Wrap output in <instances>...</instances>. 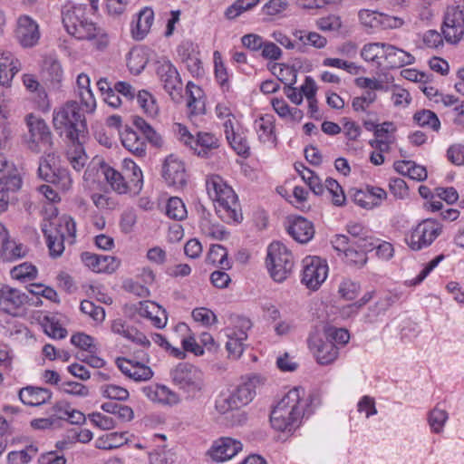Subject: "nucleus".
<instances>
[{
  "mask_svg": "<svg viewBox=\"0 0 464 464\" xmlns=\"http://www.w3.org/2000/svg\"><path fill=\"white\" fill-rule=\"evenodd\" d=\"M312 400L305 397L303 388L291 389L276 405L270 414L272 427L283 432H291L300 424L304 416H309Z\"/></svg>",
  "mask_w": 464,
  "mask_h": 464,
  "instance_id": "1",
  "label": "nucleus"
},
{
  "mask_svg": "<svg viewBox=\"0 0 464 464\" xmlns=\"http://www.w3.org/2000/svg\"><path fill=\"white\" fill-rule=\"evenodd\" d=\"M206 189L209 198L216 203L217 213L224 221L240 222L243 218L237 196L233 188L218 175L208 176Z\"/></svg>",
  "mask_w": 464,
  "mask_h": 464,
  "instance_id": "2",
  "label": "nucleus"
},
{
  "mask_svg": "<svg viewBox=\"0 0 464 464\" xmlns=\"http://www.w3.org/2000/svg\"><path fill=\"white\" fill-rule=\"evenodd\" d=\"M62 22L67 33L80 40L97 36L98 28L89 17V8L83 4L67 2L62 6Z\"/></svg>",
  "mask_w": 464,
  "mask_h": 464,
  "instance_id": "3",
  "label": "nucleus"
},
{
  "mask_svg": "<svg viewBox=\"0 0 464 464\" xmlns=\"http://www.w3.org/2000/svg\"><path fill=\"white\" fill-rule=\"evenodd\" d=\"M55 130L64 133L69 140H82L86 137V121L76 102H67L53 111Z\"/></svg>",
  "mask_w": 464,
  "mask_h": 464,
  "instance_id": "4",
  "label": "nucleus"
},
{
  "mask_svg": "<svg viewBox=\"0 0 464 464\" xmlns=\"http://www.w3.org/2000/svg\"><path fill=\"white\" fill-rule=\"evenodd\" d=\"M24 123L27 133L24 141L28 150L34 153H40L50 149L53 145V134L46 121L34 113L24 116Z\"/></svg>",
  "mask_w": 464,
  "mask_h": 464,
  "instance_id": "5",
  "label": "nucleus"
},
{
  "mask_svg": "<svg viewBox=\"0 0 464 464\" xmlns=\"http://www.w3.org/2000/svg\"><path fill=\"white\" fill-rule=\"evenodd\" d=\"M170 376L173 383L190 397H195L204 390V373L193 364L178 363L171 370Z\"/></svg>",
  "mask_w": 464,
  "mask_h": 464,
  "instance_id": "6",
  "label": "nucleus"
},
{
  "mask_svg": "<svg viewBox=\"0 0 464 464\" xmlns=\"http://www.w3.org/2000/svg\"><path fill=\"white\" fill-rule=\"evenodd\" d=\"M266 266L276 282H283L292 272L294 257L291 251L281 242H272L267 248Z\"/></svg>",
  "mask_w": 464,
  "mask_h": 464,
  "instance_id": "7",
  "label": "nucleus"
},
{
  "mask_svg": "<svg viewBox=\"0 0 464 464\" xmlns=\"http://www.w3.org/2000/svg\"><path fill=\"white\" fill-rule=\"evenodd\" d=\"M443 226L435 218H426L412 227L405 236V243L412 251L430 246L441 235Z\"/></svg>",
  "mask_w": 464,
  "mask_h": 464,
  "instance_id": "8",
  "label": "nucleus"
},
{
  "mask_svg": "<svg viewBox=\"0 0 464 464\" xmlns=\"http://www.w3.org/2000/svg\"><path fill=\"white\" fill-rule=\"evenodd\" d=\"M155 70L171 100L179 102L182 99L183 83L176 67L169 59L160 58L156 62Z\"/></svg>",
  "mask_w": 464,
  "mask_h": 464,
  "instance_id": "9",
  "label": "nucleus"
},
{
  "mask_svg": "<svg viewBox=\"0 0 464 464\" xmlns=\"http://www.w3.org/2000/svg\"><path fill=\"white\" fill-rule=\"evenodd\" d=\"M441 30L448 43L457 44L462 39L464 35V13L461 6L447 8Z\"/></svg>",
  "mask_w": 464,
  "mask_h": 464,
  "instance_id": "10",
  "label": "nucleus"
},
{
  "mask_svg": "<svg viewBox=\"0 0 464 464\" xmlns=\"http://www.w3.org/2000/svg\"><path fill=\"white\" fill-rule=\"evenodd\" d=\"M14 33L15 40L24 48L35 46L41 37L38 23L27 14L18 16Z\"/></svg>",
  "mask_w": 464,
  "mask_h": 464,
  "instance_id": "11",
  "label": "nucleus"
},
{
  "mask_svg": "<svg viewBox=\"0 0 464 464\" xmlns=\"http://www.w3.org/2000/svg\"><path fill=\"white\" fill-rule=\"evenodd\" d=\"M303 263L302 283L309 289L317 290L327 277V264L318 256H307Z\"/></svg>",
  "mask_w": 464,
  "mask_h": 464,
  "instance_id": "12",
  "label": "nucleus"
},
{
  "mask_svg": "<svg viewBox=\"0 0 464 464\" xmlns=\"http://www.w3.org/2000/svg\"><path fill=\"white\" fill-rule=\"evenodd\" d=\"M308 346L320 364H329L338 357V348L332 341H324L318 334L308 338Z\"/></svg>",
  "mask_w": 464,
  "mask_h": 464,
  "instance_id": "13",
  "label": "nucleus"
},
{
  "mask_svg": "<svg viewBox=\"0 0 464 464\" xmlns=\"http://www.w3.org/2000/svg\"><path fill=\"white\" fill-rule=\"evenodd\" d=\"M242 448L241 441L230 437H221L213 442L208 454L216 462H225L235 457Z\"/></svg>",
  "mask_w": 464,
  "mask_h": 464,
  "instance_id": "14",
  "label": "nucleus"
},
{
  "mask_svg": "<svg viewBox=\"0 0 464 464\" xmlns=\"http://www.w3.org/2000/svg\"><path fill=\"white\" fill-rule=\"evenodd\" d=\"M28 302V295L22 291L3 285L0 286V309L15 314L16 311Z\"/></svg>",
  "mask_w": 464,
  "mask_h": 464,
  "instance_id": "15",
  "label": "nucleus"
},
{
  "mask_svg": "<svg viewBox=\"0 0 464 464\" xmlns=\"http://www.w3.org/2000/svg\"><path fill=\"white\" fill-rule=\"evenodd\" d=\"M162 177L169 186L183 187L186 184V170L181 160L169 155L162 167Z\"/></svg>",
  "mask_w": 464,
  "mask_h": 464,
  "instance_id": "16",
  "label": "nucleus"
},
{
  "mask_svg": "<svg viewBox=\"0 0 464 464\" xmlns=\"http://www.w3.org/2000/svg\"><path fill=\"white\" fill-rule=\"evenodd\" d=\"M115 363L124 375L136 382L148 381L153 376L151 369L139 362L119 357L116 359Z\"/></svg>",
  "mask_w": 464,
  "mask_h": 464,
  "instance_id": "17",
  "label": "nucleus"
},
{
  "mask_svg": "<svg viewBox=\"0 0 464 464\" xmlns=\"http://www.w3.org/2000/svg\"><path fill=\"white\" fill-rule=\"evenodd\" d=\"M82 263L96 273H112L120 265L116 257L106 255H96L83 252L81 255Z\"/></svg>",
  "mask_w": 464,
  "mask_h": 464,
  "instance_id": "18",
  "label": "nucleus"
},
{
  "mask_svg": "<svg viewBox=\"0 0 464 464\" xmlns=\"http://www.w3.org/2000/svg\"><path fill=\"white\" fill-rule=\"evenodd\" d=\"M414 56L403 49L385 43L382 66L388 69L401 68L414 63Z\"/></svg>",
  "mask_w": 464,
  "mask_h": 464,
  "instance_id": "19",
  "label": "nucleus"
},
{
  "mask_svg": "<svg viewBox=\"0 0 464 464\" xmlns=\"http://www.w3.org/2000/svg\"><path fill=\"white\" fill-rule=\"evenodd\" d=\"M136 311L140 316L150 319L157 328H163L167 324L166 310L155 302L140 301L138 303Z\"/></svg>",
  "mask_w": 464,
  "mask_h": 464,
  "instance_id": "20",
  "label": "nucleus"
},
{
  "mask_svg": "<svg viewBox=\"0 0 464 464\" xmlns=\"http://www.w3.org/2000/svg\"><path fill=\"white\" fill-rule=\"evenodd\" d=\"M18 398L24 405L38 407L51 400L52 392L46 388L28 385L19 390Z\"/></svg>",
  "mask_w": 464,
  "mask_h": 464,
  "instance_id": "21",
  "label": "nucleus"
},
{
  "mask_svg": "<svg viewBox=\"0 0 464 464\" xmlns=\"http://www.w3.org/2000/svg\"><path fill=\"white\" fill-rule=\"evenodd\" d=\"M264 384V379L259 375L247 377L237 386L233 394L240 407L248 404L256 394V390Z\"/></svg>",
  "mask_w": 464,
  "mask_h": 464,
  "instance_id": "22",
  "label": "nucleus"
},
{
  "mask_svg": "<svg viewBox=\"0 0 464 464\" xmlns=\"http://www.w3.org/2000/svg\"><path fill=\"white\" fill-rule=\"evenodd\" d=\"M289 235L297 242L305 244L314 236V224L303 217H296L290 221L287 227Z\"/></svg>",
  "mask_w": 464,
  "mask_h": 464,
  "instance_id": "23",
  "label": "nucleus"
},
{
  "mask_svg": "<svg viewBox=\"0 0 464 464\" xmlns=\"http://www.w3.org/2000/svg\"><path fill=\"white\" fill-rule=\"evenodd\" d=\"M21 69V63L11 52L0 51V85L9 86L14 76Z\"/></svg>",
  "mask_w": 464,
  "mask_h": 464,
  "instance_id": "24",
  "label": "nucleus"
},
{
  "mask_svg": "<svg viewBox=\"0 0 464 464\" xmlns=\"http://www.w3.org/2000/svg\"><path fill=\"white\" fill-rule=\"evenodd\" d=\"M142 392L151 401L161 404L175 405L180 401L179 395L165 385L146 386L143 387Z\"/></svg>",
  "mask_w": 464,
  "mask_h": 464,
  "instance_id": "25",
  "label": "nucleus"
},
{
  "mask_svg": "<svg viewBox=\"0 0 464 464\" xmlns=\"http://www.w3.org/2000/svg\"><path fill=\"white\" fill-rule=\"evenodd\" d=\"M226 138L232 149L241 156H248L250 147L244 136L238 129L236 130L235 125L228 121L223 123Z\"/></svg>",
  "mask_w": 464,
  "mask_h": 464,
  "instance_id": "26",
  "label": "nucleus"
},
{
  "mask_svg": "<svg viewBox=\"0 0 464 464\" xmlns=\"http://www.w3.org/2000/svg\"><path fill=\"white\" fill-rule=\"evenodd\" d=\"M186 91L188 96L187 106L189 118L204 114L205 100L203 90L192 82H188L186 86Z\"/></svg>",
  "mask_w": 464,
  "mask_h": 464,
  "instance_id": "27",
  "label": "nucleus"
},
{
  "mask_svg": "<svg viewBox=\"0 0 464 464\" xmlns=\"http://www.w3.org/2000/svg\"><path fill=\"white\" fill-rule=\"evenodd\" d=\"M121 143L125 149L137 157H144L147 151V143L145 140L131 130L126 129L121 134Z\"/></svg>",
  "mask_w": 464,
  "mask_h": 464,
  "instance_id": "28",
  "label": "nucleus"
},
{
  "mask_svg": "<svg viewBox=\"0 0 464 464\" xmlns=\"http://www.w3.org/2000/svg\"><path fill=\"white\" fill-rule=\"evenodd\" d=\"M124 173L128 186L127 193L138 195L143 187V175L141 169L132 160L124 161Z\"/></svg>",
  "mask_w": 464,
  "mask_h": 464,
  "instance_id": "29",
  "label": "nucleus"
},
{
  "mask_svg": "<svg viewBox=\"0 0 464 464\" xmlns=\"http://www.w3.org/2000/svg\"><path fill=\"white\" fill-rule=\"evenodd\" d=\"M293 36L296 40L297 45H299V48H297L299 52H304V47L307 45L322 49L327 44V39L316 32L295 30Z\"/></svg>",
  "mask_w": 464,
  "mask_h": 464,
  "instance_id": "30",
  "label": "nucleus"
},
{
  "mask_svg": "<svg viewBox=\"0 0 464 464\" xmlns=\"http://www.w3.org/2000/svg\"><path fill=\"white\" fill-rule=\"evenodd\" d=\"M154 21V12L150 7H144L138 14L135 25L131 28L134 39L142 40L150 32Z\"/></svg>",
  "mask_w": 464,
  "mask_h": 464,
  "instance_id": "31",
  "label": "nucleus"
},
{
  "mask_svg": "<svg viewBox=\"0 0 464 464\" xmlns=\"http://www.w3.org/2000/svg\"><path fill=\"white\" fill-rule=\"evenodd\" d=\"M28 251L24 244L11 238H5L1 243L0 256L5 262H14L24 257Z\"/></svg>",
  "mask_w": 464,
  "mask_h": 464,
  "instance_id": "32",
  "label": "nucleus"
},
{
  "mask_svg": "<svg viewBox=\"0 0 464 464\" xmlns=\"http://www.w3.org/2000/svg\"><path fill=\"white\" fill-rule=\"evenodd\" d=\"M84 140H70L72 144L66 152L68 161L76 171L82 170L88 160L82 146Z\"/></svg>",
  "mask_w": 464,
  "mask_h": 464,
  "instance_id": "33",
  "label": "nucleus"
},
{
  "mask_svg": "<svg viewBox=\"0 0 464 464\" xmlns=\"http://www.w3.org/2000/svg\"><path fill=\"white\" fill-rule=\"evenodd\" d=\"M359 246L362 248L361 250H356L351 247L345 250V262L350 266L357 267L363 266L367 262L366 252L372 251L374 248V243L370 242L369 244H359Z\"/></svg>",
  "mask_w": 464,
  "mask_h": 464,
  "instance_id": "34",
  "label": "nucleus"
},
{
  "mask_svg": "<svg viewBox=\"0 0 464 464\" xmlns=\"http://www.w3.org/2000/svg\"><path fill=\"white\" fill-rule=\"evenodd\" d=\"M219 146L218 139L208 132H198L194 140V148H191L195 152L201 157L208 154V150L216 149Z\"/></svg>",
  "mask_w": 464,
  "mask_h": 464,
  "instance_id": "35",
  "label": "nucleus"
},
{
  "mask_svg": "<svg viewBox=\"0 0 464 464\" xmlns=\"http://www.w3.org/2000/svg\"><path fill=\"white\" fill-rule=\"evenodd\" d=\"M206 262L220 267L221 269H229L230 262L227 259V251L221 245H212L206 257Z\"/></svg>",
  "mask_w": 464,
  "mask_h": 464,
  "instance_id": "36",
  "label": "nucleus"
},
{
  "mask_svg": "<svg viewBox=\"0 0 464 464\" xmlns=\"http://www.w3.org/2000/svg\"><path fill=\"white\" fill-rule=\"evenodd\" d=\"M23 185V179L17 169H14L0 179V190L13 196L19 191Z\"/></svg>",
  "mask_w": 464,
  "mask_h": 464,
  "instance_id": "37",
  "label": "nucleus"
},
{
  "mask_svg": "<svg viewBox=\"0 0 464 464\" xmlns=\"http://www.w3.org/2000/svg\"><path fill=\"white\" fill-rule=\"evenodd\" d=\"M105 179L111 188L119 194H127V180L125 173H121L111 167H105L103 170Z\"/></svg>",
  "mask_w": 464,
  "mask_h": 464,
  "instance_id": "38",
  "label": "nucleus"
},
{
  "mask_svg": "<svg viewBox=\"0 0 464 464\" xmlns=\"http://www.w3.org/2000/svg\"><path fill=\"white\" fill-rule=\"evenodd\" d=\"M413 121L422 128H429L434 131L440 129V121L435 112L430 110H421L414 113Z\"/></svg>",
  "mask_w": 464,
  "mask_h": 464,
  "instance_id": "39",
  "label": "nucleus"
},
{
  "mask_svg": "<svg viewBox=\"0 0 464 464\" xmlns=\"http://www.w3.org/2000/svg\"><path fill=\"white\" fill-rule=\"evenodd\" d=\"M385 43H369L361 51L362 58L366 62H373L382 66Z\"/></svg>",
  "mask_w": 464,
  "mask_h": 464,
  "instance_id": "40",
  "label": "nucleus"
},
{
  "mask_svg": "<svg viewBox=\"0 0 464 464\" xmlns=\"http://www.w3.org/2000/svg\"><path fill=\"white\" fill-rule=\"evenodd\" d=\"M227 337L228 341L226 343V348L228 353L238 358L244 351V342L247 338L246 332L239 330L237 333L228 334Z\"/></svg>",
  "mask_w": 464,
  "mask_h": 464,
  "instance_id": "41",
  "label": "nucleus"
},
{
  "mask_svg": "<svg viewBox=\"0 0 464 464\" xmlns=\"http://www.w3.org/2000/svg\"><path fill=\"white\" fill-rule=\"evenodd\" d=\"M125 432H111L96 440V447L102 450H112L119 448L127 442Z\"/></svg>",
  "mask_w": 464,
  "mask_h": 464,
  "instance_id": "42",
  "label": "nucleus"
},
{
  "mask_svg": "<svg viewBox=\"0 0 464 464\" xmlns=\"http://www.w3.org/2000/svg\"><path fill=\"white\" fill-rule=\"evenodd\" d=\"M137 102L145 114L149 117H155L159 113V106L155 98L147 91H139L137 95Z\"/></svg>",
  "mask_w": 464,
  "mask_h": 464,
  "instance_id": "43",
  "label": "nucleus"
},
{
  "mask_svg": "<svg viewBox=\"0 0 464 464\" xmlns=\"http://www.w3.org/2000/svg\"><path fill=\"white\" fill-rule=\"evenodd\" d=\"M260 0H237L225 11V16L232 20L239 16L244 12L253 9Z\"/></svg>",
  "mask_w": 464,
  "mask_h": 464,
  "instance_id": "44",
  "label": "nucleus"
},
{
  "mask_svg": "<svg viewBox=\"0 0 464 464\" xmlns=\"http://www.w3.org/2000/svg\"><path fill=\"white\" fill-rule=\"evenodd\" d=\"M166 214L172 219L183 220L187 218L188 211L181 198L178 197H172L168 200L166 206Z\"/></svg>",
  "mask_w": 464,
  "mask_h": 464,
  "instance_id": "45",
  "label": "nucleus"
},
{
  "mask_svg": "<svg viewBox=\"0 0 464 464\" xmlns=\"http://www.w3.org/2000/svg\"><path fill=\"white\" fill-rule=\"evenodd\" d=\"M147 63L148 58L142 51L134 49L129 53L127 65L131 73L140 74L144 70Z\"/></svg>",
  "mask_w": 464,
  "mask_h": 464,
  "instance_id": "46",
  "label": "nucleus"
},
{
  "mask_svg": "<svg viewBox=\"0 0 464 464\" xmlns=\"http://www.w3.org/2000/svg\"><path fill=\"white\" fill-rule=\"evenodd\" d=\"M324 189H326L332 197V202L337 207L345 204L346 197L340 184L334 179L328 178L324 182Z\"/></svg>",
  "mask_w": 464,
  "mask_h": 464,
  "instance_id": "47",
  "label": "nucleus"
},
{
  "mask_svg": "<svg viewBox=\"0 0 464 464\" xmlns=\"http://www.w3.org/2000/svg\"><path fill=\"white\" fill-rule=\"evenodd\" d=\"M80 309L82 313L91 317L97 324H102L105 320L106 314L104 308L95 304L92 301H82Z\"/></svg>",
  "mask_w": 464,
  "mask_h": 464,
  "instance_id": "48",
  "label": "nucleus"
},
{
  "mask_svg": "<svg viewBox=\"0 0 464 464\" xmlns=\"http://www.w3.org/2000/svg\"><path fill=\"white\" fill-rule=\"evenodd\" d=\"M11 276L14 279L20 281L33 280L37 276V269L34 265L24 262L13 267Z\"/></svg>",
  "mask_w": 464,
  "mask_h": 464,
  "instance_id": "49",
  "label": "nucleus"
},
{
  "mask_svg": "<svg viewBox=\"0 0 464 464\" xmlns=\"http://www.w3.org/2000/svg\"><path fill=\"white\" fill-rule=\"evenodd\" d=\"M55 156L53 153H48L41 161L38 167V175L44 180L50 182L52 179L54 177L55 170L54 168Z\"/></svg>",
  "mask_w": 464,
  "mask_h": 464,
  "instance_id": "50",
  "label": "nucleus"
},
{
  "mask_svg": "<svg viewBox=\"0 0 464 464\" xmlns=\"http://www.w3.org/2000/svg\"><path fill=\"white\" fill-rule=\"evenodd\" d=\"M284 72H286L293 76V80H291L290 83H285V86L284 87V92L293 103L299 105L303 102V95L301 92H298L295 87L292 86L295 82L296 75L295 72L288 66L280 69V74L282 76Z\"/></svg>",
  "mask_w": 464,
  "mask_h": 464,
  "instance_id": "51",
  "label": "nucleus"
},
{
  "mask_svg": "<svg viewBox=\"0 0 464 464\" xmlns=\"http://www.w3.org/2000/svg\"><path fill=\"white\" fill-rule=\"evenodd\" d=\"M58 234L62 237L70 239V243H73L76 237V223L70 216H63L60 218Z\"/></svg>",
  "mask_w": 464,
  "mask_h": 464,
  "instance_id": "52",
  "label": "nucleus"
},
{
  "mask_svg": "<svg viewBox=\"0 0 464 464\" xmlns=\"http://www.w3.org/2000/svg\"><path fill=\"white\" fill-rule=\"evenodd\" d=\"M448 420V413L445 410L435 407L429 414L428 421L432 431L439 433Z\"/></svg>",
  "mask_w": 464,
  "mask_h": 464,
  "instance_id": "53",
  "label": "nucleus"
},
{
  "mask_svg": "<svg viewBox=\"0 0 464 464\" xmlns=\"http://www.w3.org/2000/svg\"><path fill=\"white\" fill-rule=\"evenodd\" d=\"M44 234L46 237L47 246L50 251V255L53 257L60 256L64 251L63 241L65 237H62V235L53 236L52 234H48L47 230L43 229Z\"/></svg>",
  "mask_w": 464,
  "mask_h": 464,
  "instance_id": "54",
  "label": "nucleus"
},
{
  "mask_svg": "<svg viewBox=\"0 0 464 464\" xmlns=\"http://www.w3.org/2000/svg\"><path fill=\"white\" fill-rule=\"evenodd\" d=\"M199 227L205 236L213 239L222 240L227 236V232L223 226L212 224L211 221L200 222Z\"/></svg>",
  "mask_w": 464,
  "mask_h": 464,
  "instance_id": "55",
  "label": "nucleus"
},
{
  "mask_svg": "<svg viewBox=\"0 0 464 464\" xmlns=\"http://www.w3.org/2000/svg\"><path fill=\"white\" fill-rule=\"evenodd\" d=\"M214 63H215V75L217 81L219 82L224 90H228V73L221 60V54L216 51L214 53Z\"/></svg>",
  "mask_w": 464,
  "mask_h": 464,
  "instance_id": "56",
  "label": "nucleus"
},
{
  "mask_svg": "<svg viewBox=\"0 0 464 464\" xmlns=\"http://www.w3.org/2000/svg\"><path fill=\"white\" fill-rule=\"evenodd\" d=\"M101 391L104 397L111 400L126 401L130 395L125 388L114 384L103 385Z\"/></svg>",
  "mask_w": 464,
  "mask_h": 464,
  "instance_id": "57",
  "label": "nucleus"
},
{
  "mask_svg": "<svg viewBox=\"0 0 464 464\" xmlns=\"http://www.w3.org/2000/svg\"><path fill=\"white\" fill-rule=\"evenodd\" d=\"M50 182L56 185L61 190L67 191L72 187V179L66 169L57 168L54 177Z\"/></svg>",
  "mask_w": 464,
  "mask_h": 464,
  "instance_id": "58",
  "label": "nucleus"
},
{
  "mask_svg": "<svg viewBox=\"0 0 464 464\" xmlns=\"http://www.w3.org/2000/svg\"><path fill=\"white\" fill-rule=\"evenodd\" d=\"M301 178L315 195H322L324 193V187L322 184L320 178L313 170L303 169V175Z\"/></svg>",
  "mask_w": 464,
  "mask_h": 464,
  "instance_id": "59",
  "label": "nucleus"
},
{
  "mask_svg": "<svg viewBox=\"0 0 464 464\" xmlns=\"http://www.w3.org/2000/svg\"><path fill=\"white\" fill-rule=\"evenodd\" d=\"M192 317L196 322L209 326L218 322L216 314L208 308L198 307L192 311Z\"/></svg>",
  "mask_w": 464,
  "mask_h": 464,
  "instance_id": "60",
  "label": "nucleus"
},
{
  "mask_svg": "<svg viewBox=\"0 0 464 464\" xmlns=\"http://www.w3.org/2000/svg\"><path fill=\"white\" fill-rule=\"evenodd\" d=\"M359 19L362 25L369 28H377L380 26L382 13L362 9L359 12Z\"/></svg>",
  "mask_w": 464,
  "mask_h": 464,
  "instance_id": "61",
  "label": "nucleus"
},
{
  "mask_svg": "<svg viewBox=\"0 0 464 464\" xmlns=\"http://www.w3.org/2000/svg\"><path fill=\"white\" fill-rule=\"evenodd\" d=\"M255 128L257 132L258 138L262 142L270 140L273 133V123L269 119L260 118L255 121Z\"/></svg>",
  "mask_w": 464,
  "mask_h": 464,
  "instance_id": "62",
  "label": "nucleus"
},
{
  "mask_svg": "<svg viewBox=\"0 0 464 464\" xmlns=\"http://www.w3.org/2000/svg\"><path fill=\"white\" fill-rule=\"evenodd\" d=\"M288 6L287 0H269L264 5L262 11L266 15L275 16L285 12Z\"/></svg>",
  "mask_w": 464,
  "mask_h": 464,
  "instance_id": "63",
  "label": "nucleus"
},
{
  "mask_svg": "<svg viewBox=\"0 0 464 464\" xmlns=\"http://www.w3.org/2000/svg\"><path fill=\"white\" fill-rule=\"evenodd\" d=\"M360 289L361 286L359 283L352 281L351 279H344L339 286V293L343 298L353 300L357 296Z\"/></svg>",
  "mask_w": 464,
  "mask_h": 464,
  "instance_id": "64",
  "label": "nucleus"
}]
</instances>
